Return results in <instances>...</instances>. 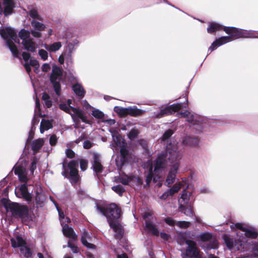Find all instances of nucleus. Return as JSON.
Here are the masks:
<instances>
[{
  "instance_id": "26",
  "label": "nucleus",
  "mask_w": 258,
  "mask_h": 258,
  "mask_svg": "<svg viewBox=\"0 0 258 258\" xmlns=\"http://www.w3.org/2000/svg\"><path fill=\"white\" fill-rule=\"evenodd\" d=\"M144 112V110L138 109L136 106L127 107V115L137 117L142 115Z\"/></svg>"
},
{
  "instance_id": "41",
  "label": "nucleus",
  "mask_w": 258,
  "mask_h": 258,
  "mask_svg": "<svg viewBox=\"0 0 258 258\" xmlns=\"http://www.w3.org/2000/svg\"><path fill=\"white\" fill-rule=\"evenodd\" d=\"M132 178L131 177L127 176L119 177L116 180V182H121L123 184L126 185L132 180Z\"/></svg>"
},
{
  "instance_id": "57",
  "label": "nucleus",
  "mask_w": 258,
  "mask_h": 258,
  "mask_svg": "<svg viewBox=\"0 0 258 258\" xmlns=\"http://www.w3.org/2000/svg\"><path fill=\"white\" fill-rule=\"evenodd\" d=\"M22 56L23 59L25 61V62H28V61L31 59L30 54L26 52H23L22 53Z\"/></svg>"
},
{
  "instance_id": "23",
  "label": "nucleus",
  "mask_w": 258,
  "mask_h": 258,
  "mask_svg": "<svg viewBox=\"0 0 258 258\" xmlns=\"http://www.w3.org/2000/svg\"><path fill=\"white\" fill-rule=\"evenodd\" d=\"M12 247L16 248L19 247L20 249L26 244V242L22 237L18 236L11 239Z\"/></svg>"
},
{
  "instance_id": "51",
  "label": "nucleus",
  "mask_w": 258,
  "mask_h": 258,
  "mask_svg": "<svg viewBox=\"0 0 258 258\" xmlns=\"http://www.w3.org/2000/svg\"><path fill=\"white\" fill-rule=\"evenodd\" d=\"M57 141V138L55 135L50 136L49 139V144L51 146L55 145Z\"/></svg>"
},
{
  "instance_id": "15",
  "label": "nucleus",
  "mask_w": 258,
  "mask_h": 258,
  "mask_svg": "<svg viewBox=\"0 0 258 258\" xmlns=\"http://www.w3.org/2000/svg\"><path fill=\"white\" fill-rule=\"evenodd\" d=\"M178 167L179 164L177 162L175 163L171 167L165 181V184L167 186H169L170 184H172L175 181L176 174Z\"/></svg>"
},
{
  "instance_id": "60",
  "label": "nucleus",
  "mask_w": 258,
  "mask_h": 258,
  "mask_svg": "<svg viewBox=\"0 0 258 258\" xmlns=\"http://www.w3.org/2000/svg\"><path fill=\"white\" fill-rule=\"evenodd\" d=\"M36 163H37V160L36 159H33L32 163H31V166L30 167V171L32 173L33 172L34 170L36 168Z\"/></svg>"
},
{
  "instance_id": "1",
  "label": "nucleus",
  "mask_w": 258,
  "mask_h": 258,
  "mask_svg": "<svg viewBox=\"0 0 258 258\" xmlns=\"http://www.w3.org/2000/svg\"><path fill=\"white\" fill-rule=\"evenodd\" d=\"M97 209L107 218L110 227L116 233L115 237L116 239H120L123 233V230L120 225L117 221L114 220L119 218L120 209L114 203L110 204L104 208L97 207Z\"/></svg>"
},
{
  "instance_id": "2",
  "label": "nucleus",
  "mask_w": 258,
  "mask_h": 258,
  "mask_svg": "<svg viewBox=\"0 0 258 258\" xmlns=\"http://www.w3.org/2000/svg\"><path fill=\"white\" fill-rule=\"evenodd\" d=\"M223 238L226 246L231 251L241 250L244 251L250 249L246 238L243 236H239V237L236 240H234L227 235H224Z\"/></svg>"
},
{
  "instance_id": "39",
  "label": "nucleus",
  "mask_w": 258,
  "mask_h": 258,
  "mask_svg": "<svg viewBox=\"0 0 258 258\" xmlns=\"http://www.w3.org/2000/svg\"><path fill=\"white\" fill-rule=\"evenodd\" d=\"M181 187V183L179 182L175 183L173 186L168 191L170 195V196L174 195L177 193Z\"/></svg>"
},
{
  "instance_id": "19",
  "label": "nucleus",
  "mask_w": 258,
  "mask_h": 258,
  "mask_svg": "<svg viewBox=\"0 0 258 258\" xmlns=\"http://www.w3.org/2000/svg\"><path fill=\"white\" fill-rule=\"evenodd\" d=\"M62 232L63 235L72 240H76L77 239V235L74 232L73 229L69 227L67 224H64L62 227Z\"/></svg>"
},
{
  "instance_id": "49",
  "label": "nucleus",
  "mask_w": 258,
  "mask_h": 258,
  "mask_svg": "<svg viewBox=\"0 0 258 258\" xmlns=\"http://www.w3.org/2000/svg\"><path fill=\"white\" fill-rule=\"evenodd\" d=\"M31 17L34 19H41L40 16L38 15L37 11L34 9L31 10L29 12Z\"/></svg>"
},
{
  "instance_id": "32",
  "label": "nucleus",
  "mask_w": 258,
  "mask_h": 258,
  "mask_svg": "<svg viewBox=\"0 0 258 258\" xmlns=\"http://www.w3.org/2000/svg\"><path fill=\"white\" fill-rule=\"evenodd\" d=\"M38 64H39V62L37 60H36L35 59L31 58L29 60V62H26L24 64V66L28 74H29L31 71V69L30 66L34 67L35 66H36L37 67H38Z\"/></svg>"
},
{
  "instance_id": "46",
  "label": "nucleus",
  "mask_w": 258,
  "mask_h": 258,
  "mask_svg": "<svg viewBox=\"0 0 258 258\" xmlns=\"http://www.w3.org/2000/svg\"><path fill=\"white\" fill-rule=\"evenodd\" d=\"M80 168L82 171H85L88 167V162L87 160L81 159L80 161Z\"/></svg>"
},
{
  "instance_id": "18",
  "label": "nucleus",
  "mask_w": 258,
  "mask_h": 258,
  "mask_svg": "<svg viewBox=\"0 0 258 258\" xmlns=\"http://www.w3.org/2000/svg\"><path fill=\"white\" fill-rule=\"evenodd\" d=\"M232 40V39L231 38V37L229 36H223L217 39H216L214 42H213L211 46L209 47V49L211 51L215 49L217 46H221L224 44H225L228 42H230Z\"/></svg>"
},
{
  "instance_id": "56",
  "label": "nucleus",
  "mask_w": 258,
  "mask_h": 258,
  "mask_svg": "<svg viewBox=\"0 0 258 258\" xmlns=\"http://www.w3.org/2000/svg\"><path fill=\"white\" fill-rule=\"evenodd\" d=\"M66 154L68 158H73L75 157V153L70 149L66 150Z\"/></svg>"
},
{
  "instance_id": "34",
  "label": "nucleus",
  "mask_w": 258,
  "mask_h": 258,
  "mask_svg": "<svg viewBox=\"0 0 258 258\" xmlns=\"http://www.w3.org/2000/svg\"><path fill=\"white\" fill-rule=\"evenodd\" d=\"M30 34L31 32L25 29H22L19 33V36L22 40V42H24L31 39L30 38Z\"/></svg>"
},
{
  "instance_id": "36",
  "label": "nucleus",
  "mask_w": 258,
  "mask_h": 258,
  "mask_svg": "<svg viewBox=\"0 0 258 258\" xmlns=\"http://www.w3.org/2000/svg\"><path fill=\"white\" fill-rule=\"evenodd\" d=\"M180 208L181 211L187 216L192 217L194 216V213L191 206H188L185 207L183 206H181Z\"/></svg>"
},
{
  "instance_id": "64",
  "label": "nucleus",
  "mask_w": 258,
  "mask_h": 258,
  "mask_svg": "<svg viewBox=\"0 0 258 258\" xmlns=\"http://www.w3.org/2000/svg\"><path fill=\"white\" fill-rule=\"evenodd\" d=\"M92 144L90 141H86L84 142L83 147L85 149H89L91 147Z\"/></svg>"
},
{
  "instance_id": "44",
  "label": "nucleus",
  "mask_w": 258,
  "mask_h": 258,
  "mask_svg": "<svg viewBox=\"0 0 258 258\" xmlns=\"http://www.w3.org/2000/svg\"><path fill=\"white\" fill-rule=\"evenodd\" d=\"M139 132L137 130L133 129L130 131L128 136L131 140L135 139L138 135Z\"/></svg>"
},
{
  "instance_id": "3",
  "label": "nucleus",
  "mask_w": 258,
  "mask_h": 258,
  "mask_svg": "<svg viewBox=\"0 0 258 258\" xmlns=\"http://www.w3.org/2000/svg\"><path fill=\"white\" fill-rule=\"evenodd\" d=\"M0 34L2 38L5 40L7 45L11 52L15 56L18 54V50L14 44L13 41L19 43V39L17 38V34L14 30L11 27H6L0 29Z\"/></svg>"
},
{
  "instance_id": "53",
  "label": "nucleus",
  "mask_w": 258,
  "mask_h": 258,
  "mask_svg": "<svg viewBox=\"0 0 258 258\" xmlns=\"http://www.w3.org/2000/svg\"><path fill=\"white\" fill-rule=\"evenodd\" d=\"M173 134V131L171 130H168L165 132L163 137L162 140H165L170 137Z\"/></svg>"
},
{
  "instance_id": "58",
  "label": "nucleus",
  "mask_w": 258,
  "mask_h": 258,
  "mask_svg": "<svg viewBox=\"0 0 258 258\" xmlns=\"http://www.w3.org/2000/svg\"><path fill=\"white\" fill-rule=\"evenodd\" d=\"M35 107H36L35 112L37 114H40V104L39 101L37 98H36V101H35Z\"/></svg>"
},
{
  "instance_id": "45",
  "label": "nucleus",
  "mask_w": 258,
  "mask_h": 258,
  "mask_svg": "<svg viewBox=\"0 0 258 258\" xmlns=\"http://www.w3.org/2000/svg\"><path fill=\"white\" fill-rule=\"evenodd\" d=\"M92 114L93 116L97 118H102L104 116L103 113L98 109L93 110Z\"/></svg>"
},
{
  "instance_id": "48",
  "label": "nucleus",
  "mask_w": 258,
  "mask_h": 258,
  "mask_svg": "<svg viewBox=\"0 0 258 258\" xmlns=\"http://www.w3.org/2000/svg\"><path fill=\"white\" fill-rule=\"evenodd\" d=\"M38 54L43 60H45L47 59L48 53L46 50L44 49H40L39 50Z\"/></svg>"
},
{
  "instance_id": "24",
  "label": "nucleus",
  "mask_w": 258,
  "mask_h": 258,
  "mask_svg": "<svg viewBox=\"0 0 258 258\" xmlns=\"http://www.w3.org/2000/svg\"><path fill=\"white\" fill-rule=\"evenodd\" d=\"M12 247L16 248L19 247L20 249L26 244V242L22 237L18 236L11 239Z\"/></svg>"
},
{
  "instance_id": "55",
  "label": "nucleus",
  "mask_w": 258,
  "mask_h": 258,
  "mask_svg": "<svg viewBox=\"0 0 258 258\" xmlns=\"http://www.w3.org/2000/svg\"><path fill=\"white\" fill-rule=\"evenodd\" d=\"M38 258H51L50 255L46 251H44V253L39 252L37 253Z\"/></svg>"
},
{
  "instance_id": "11",
  "label": "nucleus",
  "mask_w": 258,
  "mask_h": 258,
  "mask_svg": "<svg viewBox=\"0 0 258 258\" xmlns=\"http://www.w3.org/2000/svg\"><path fill=\"white\" fill-rule=\"evenodd\" d=\"M198 238L203 242H209L210 248H216L218 247V242L217 240L210 233H202L199 235Z\"/></svg>"
},
{
  "instance_id": "63",
  "label": "nucleus",
  "mask_w": 258,
  "mask_h": 258,
  "mask_svg": "<svg viewBox=\"0 0 258 258\" xmlns=\"http://www.w3.org/2000/svg\"><path fill=\"white\" fill-rule=\"evenodd\" d=\"M61 225L63 227V225L66 224V223H70L71 219L68 217H65L64 219L61 220L60 221Z\"/></svg>"
},
{
  "instance_id": "42",
  "label": "nucleus",
  "mask_w": 258,
  "mask_h": 258,
  "mask_svg": "<svg viewBox=\"0 0 258 258\" xmlns=\"http://www.w3.org/2000/svg\"><path fill=\"white\" fill-rule=\"evenodd\" d=\"M112 189L113 191H114L120 196H121L124 191L123 187L120 185L113 186L112 187Z\"/></svg>"
},
{
  "instance_id": "30",
  "label": "nucleus",
  "mask_w": 258,
  "mask_h": 258,
  "mask_svg": "<svg viewBox=\"0 0 258 258\" xmlns=\"http://www.w3.org/2000/svg\"><path fill=\"white\" fill-rule=\"evenodd\" d=\"M52 127V124L50 121L46 119H42L40 123V130L41 134L45 131L48 130Z\"/></svg>"
},
{
  "instance_id": "47",
  "label": "nucleus",
  "mask_w": 258,
  "mask_h": 258,
  "mask_svg": "<svg viewBox=\"0 0 258 258\" xmlns=\"http://www.w3.org/2000/svg\"><path fill=\"white\" fill-rule=\"evenodd\" d=\"M190 222L186 221H178L176 225L180 228H187L190 226Z\"/></svg>"
},
{
  "instance_id": "33",
  "label": "nucleus",
  "mask_w": 258,
  "mask_h": 258,
  "mask_svg": "<svg viewBox=\"0 0 258 258\" xmlns=\"http://www.w3.org/2000/svg\"><path fill=\"white\" fill-rule=\"evenodd\" d=\"M89 237V235L87 232H84L81 237L82 244L89 248H94L95 246L87 242V239Z\"/></svg>"
},
{
  "instance_id": "5",
  "label": "nucleus",
  "mask_w": 258,
  "mask_h": 258,
  "mask_svg": "<svg viewBox=\"0 0 258 258\" xmlns=\"http://www.w3.org/2000/svg\"><path fill=\"white\" fill-rule=\"evenodd\" d=\"M78 162L76 160L70 161L67 166L63 164L64 171L62 174L64 176L70 179L72 184H76L80 178L78 173Z\"/></svg>"
},
{
  "instance_id": "4",
  "label": "nucleus",
  "mask_w": 258,
  "mask_h": 258,
  "mask_svg": "<svg viewBox=\"0 0 258 258\" xmlns=\"http://www.w3.org/2000/svg\"><path fill=\"white\" fill-rule=\"evenodd\" d=\"M59 106L60 109L71 115L74 122L75 127L78 128L79 127V119H81L84 122L89 123V121L85 115L84 112L79 108L69 107L66 103H61Z\"/></svg>"
},
{
  "instance_id": "22",
  "label": "nucleus",
  "mask_w": 258,
  "mask_h": 258,
  "mask_svg": "<svg viewBox=\"0 0 258 258\" xmlns=\"http://www.w3.org/2000/svg\"><path fill=\"white\" fill-rule=\"evenodd\" d=\"M22 44L24 48L27 51L34 52H35L37 45L35 42L33 41V39H29L27 41L22 42Z\"/></svg>"
},
{
  "instance_id": "13",
  "label": "nucleus",
  "mask_w": 258,
  "mask_h": 258,
  "mask_svg": "<svg viewBox=\"0 0 258 258\" xmlns=\"http://www.w3.org/2000/svg\"><path fill=\"white\" fill-rule=\"evenodd\" d=\"M14 0H4L3 5L0 3V13L3 12L5 16L12 14L14 8Z\"/></svg>"
},
{
  "instance_id": "25",
  "label": "nucleus",
  "mask_w": 258,
  "mask_h": 258,
  "mask_svg": "<svg viewBox=\"0 0 258 258\" xmlns=\"http://www.w3.org/2000/svg\"><path fill=\"white\" fill-rule=\"evenodd\" d=\"M145 229L154 235L158 236L159 235V231L156 226L150 222L146 221Z\"/></svg>"
},
{
  "instance_id": "52",
  "label": "nucleus",
  "mask_w": 258,
  "mask_h": 258,
  "mask_svg": "<svg viewBox=\"0 0 258 258\" xmlns=\"http://www.w3.org/2000/svg\"><path fill=\"white\" fill-rule=\"evenodd\" d=\"M188 196L189 195L188 194V192L184 190L183 191L182 194L181 196L180 199H182L183 201H184V203L186 204L188 202Z\"/></svg>"
},
{
  "instance_id": "37",
  "label": "nucleus",
  "mask_w": 258,
  "mask_h": 258,
  "mask_svg": "<svg viewBox=\"0 0 258 258\" xmlns=\"http://www.w3.org/2000/svg\"><path fill=\"white\" fill-rule=\"evenodd\" d=\"M45 200L44 194L41 192V190H37L35 196L36 202L37 204L43 203Z\"/></svg>"
},
{
  "instance_id": "6",
  "label": "nucleus",
  "mask_w": 258,
  "mask_h": 258,
  "mask_svg": "<svg viewBox=\"0 0 258 258\" xmlns=\"http://www.w3.org/2000/svg\"><path fill=\"white\" fill-rule=\"evenodd\" d=\"M4 206L7 211L10 212L13 216L22 217L26 215L28 212V208L26 206L8 201L4 203Z\"/></svg>"
},
{
  "instance_id": "8",
  "label": "nucleus",
  "mask_w": 258,
  "mask_h": 258,
  "mask_svg": "<svg viewBox=\"0 0 258 258\" xmlns=\"http://www.w3.org/2000/svg\"><path fill=\"white\" fill-rule=\"evenodd\" d=\"M185 243L188 245L184 253L182 254L183 258H201L199 249L196 246L195 242L187 240Z\"/></svg>"
},
{
  "instance_id": "38",
  "label": "nucleus",
  "mask_w": 258,
  "mask_h": 258,
  "mask_svg": "<svg viewBox=\"0 0 258 258\" xmlns=\"http://www.w3.org/2000/svg\"><path fill=\"white\" fill-rule=\"evenodd\" d=\"M114 110L119 116H125L127 115V108L115 106L114 108Z\"/></svg>"
},
{
  "instance_id": "17",
  "label": "nucleus",
  "mask_w": 258,
  "mask_h": 258,
  "mask_svg": "<svg viewBox=\"0 0 258 258\" xmlns=\"http://www.w3.org/2000/svg\"><path fill=\"white\" fill-rule=\"evenodd\" d=\"M165 157L164 155H161L158 157L154 164V171L155 173H158L162 171L166 167Z\"/></svg>"
},
{
  "instance_id": "62",
  "label": "nucleus",
  "mask_w": 258,
  "mask_h": 258,
  "mask_svg": "<svg viewBox=\"0 0 258 258\" xmlns=\"http://www.w3.org/2000/svg\"><path fill=\"white\" fill-rule=\"evenodd\" d=\"M140 144L143 147V149L145 150L147 149V142L145 140H141L139 141Z\"/></svg>"
},
{
  "instance_id": "9",
  "label": "nucleus",
  "mask_w": 258,
  "mask_h": 258,
  "mask_svg": "<svg viewBox=\"0 0 258 258\" xmlns=\"http://www.w3.org/2000/svg\"><path fill=\"white\" fill-rule=\"evenodd\" d=\"M62 75V70L56 66H53L50 76V81L53 84L54 91L57 95H59L60 94V84L57 80H59Z\"/></svg>"
},
{
  "instance_id": "16",
  "label": "nucleus",
  "mask_w": 258,
  "mask_h": 258,
  "mask_svg": "<svg viewBox=\"0 0 258 258\" xmlns=\"http://www.w3.org/2000/svg\"><path fill=\"white\" fill-rule=\"evenodd\" d=\"M18 191H16L15 193L17 197H22L25 201L30 202L32 197L31 194L28 191V189L25 184H22L18 189Z\"/></svg>"
},
{
  "instance_id": "21",
  "label": "nucleus",
  "mask_w": 258,
  "mask_h": 258,
  "mask_svg": "<svg viewBox=\"0 0 258 258\" xmlns=\"http://www.w3.org/2000/svg\"><path fill=\"white\" fill-rule=\"evenodd\" d=\"M167 151L168 154L167 155L168 156V159L171 162H173L180 158V156L176 146H173L172 149H170V147H168Z\"/></svg>"
},
{
  "instance_id": "35",
  "label": "nucleus",
  "mask_w": 258,
  "mask_h": 258,
  "mask_svg": "<svg viewBox=\"0 0 258 258\" xmlns=\"http://www.w3.org/2000/svg\"><path fill=\"white\" fill-rule=\"evenodd\" d=\"M222 26L220 24L212 22L209 24V26L207 28V31L209 33H212L217 30H220Z\"/></svg>"
},
{
  "instance_id": "31",
  "label": "nucleus",
  "mask_w": 258,
  "mask_h": 258,
  "mask_svg": "<svg viewBox=\"0 0 258 258\" xmlns=\"http://www.w3.org/2000/svg\"><path fill=\"white\" fill-rule=\"evenodd\" d=\"M73 90L77 95L81 98L84 96L85 91L81 85L77 83L73 86Z\"/></svg>"
},
{
  "instance_id": "7",
  "label": "nucleus",
  "mask_w": 258,
  "mask_h": 258,
  "mask_svg": "<svg viewBox=\"0 0 258 258\" xmlns=\"http://www.w3.org/2000/svg\"><path fill=\"white\" fill-rule=\"evenodd\" d=\"M224 31L227 34H230L231 38L232 40L240 37L243 38H254L252 32H247L246 31H242L241 30H238L235 27H224L223 28Z\"/></svg>"
},
{
  "instance_id": "50",
  "label": "nucleus",
  "mask_w": 258,
  "mask_h": 258,
  "mask_svg": "<svg viewBox=\"0 0 258 258\" xmlns=\"http://www.w3.org/2000/svg\"><path fill=\"white\" fill-rule=\"evenodd\" d=\"M68 247H70L74 253H78L79 249L78 247L75 244L72 243L70 241L68 243Z\"/></svg>"
},
{
  "instance_id": "61",
  "label": "nucleus",
  "mask_w": 258,
  "mask_h": 258,
  "mask_svg": "<svg viewBox=\"0 0 258 258\" xmlns=\"http://www.w3.org/2000/svg\"><path fill=\"white\" fill-rule=\"evenodd\" d=\"M41 69L42 71L44 72H47L50 70V67L49 64L44 63L42 65Z\"/></svg>"
},
{
  "instance_id": "20",
  "label": "nucleus",
  "mask_w": 258,
  "mask_h": 258,
  "mask_svg": "<svg viewBox=\"0 0 258 258\" xmlns=\"http://www.w3.org/2000/svg\"><path fill=\"white\" fill-rule=\"evenodd\" d=\"M14 172L18 176L21 181L26 182L28 180L26 169L24 167L21 166L16 167L14 169Z\"/></svg>"
},
{
  "instance_id": "12",
  "label": "nucleus",
  "mask_w": 258,
  "mask_h": 258,
  "mask_svg": "<svg viewBox=\"0 0 258 258\" xmlns=\"http://www.w3.org/2000/svg\"><path fill=\"white\" fill-rule=\"evenodd\" d=\"M181 108V104L179 103L173 104L161 110L160 113L157 114L156 116L161 118L164 116L171 114Z\"/></svg>"
},
{
  "instance_id": "59",
  "label": "nucleus",
  "mask_w": 258,
  "mask_h": 258,
  "mask_svg": "<svg viewBox=\"0 0 258 258\" xmlns=\"http://www.w3.org/2000/svg\"><path fill=\"white\" fill-rule=\"evenodd\" d=\"M164 221L167 224L170 226H173L174 224H176L175 221L171 218H167L165 219Z\"/></svg>"
},
{
  "instance_id": "28",
  "label": "nucleus",
  "mask_w": 258,
  "mask_h": 258,
  "mask_svg": "<svg viewBox=\"0 0 258 258\" xmlns=\"http://www.w3.org/2000/svg\"><path fill=\"white\" fill-rule=\"evenodd\" d=\"M43 139H38L34 141L32 144V149L34 153H37L38 150L42 147L44 143Z\"/></svg>"
},
{
  "instance_id": "29",
  "label": "nucleus",
  "mask_w": 258,
  "mask_h": 258,
  "mask_svg": "<svg viewBox=\"0 0 258 258\" xmlns=\"http://www.w3.org/2000/svg\"><path fill=\"white\" fill-rule=\"evenodd\" d=\"M61 47L60 42H54L52 44H45L44 48L49 52H55L58 50Z\"/></svg>"
},
{
  "instance_id": "27",
  "label": "nucleus",
  "mask_w": 258,
  "mask_h": 258,
  "mask_svg": "<svg viewBox=\"0 0 258 258\" xmlns=\"http://www.w3.org/2000/svg\"><path fill=\"white\" fill-rule=\"evenodd\" d=\"M93 166L94 170L96 172H101L102 170L103 167L101 164L100 160L98 155L95 154L93 156Z\"/></svg>"
},
{
  "instance_id": "43",
  "label": "nucleus",
  "mask_w": 258,
  "mask_h": 258,
  "mask_svg": "<svg viewBox=\"0 0 258 258\" xmlns=\"http://www.w3.org/2000/svg\"><path fill=\"white\" fill-rule=\"evenodd\" d=\"M180 114L182 117H187V120L188 121H190L193 119V115L187 110H186L183 112H180Z\"/></svg>"
},
{
  "instance_id": "54",
  "label": "nucleus",
  "mask_w": 258,
  "mask_h": 258,
  "mask_svg": "<svg viewBox=\"0 0 258 258\" xmlns=\"http://www.w3.org/2000/svg\"><path fill=\"white\" fill-rule=\"evenodd\" d=\"M152 169H153L152 166H151L150 168L149 173L148 174V175L147 176L146 181H147V184H149L150 183V182L151 181L152 177L153 176Z\"/></svg>"
},
{
  "instance_id": "10",
  "label": "nucleus",
  "mask_w": 258,
  "mask_h": 258,
  "mask_svg": "<svg viewBox=\"0 0 258 258\" xmlns=\"http://www.w3.org/2000/svg\"><path fill=\"white\" fill-rule=\"evenodd\" d=\"M231 229L235 227L244 232V235L247 238H255L257 236V231L253 228L250 227L245 223H237L230 226Z\"/></svg>"
},
{
  "instance_id": "40",
  "label": "nucleus",
  "mask_w": 258,
  "mask_h": 258,
  "mask_svg": "<svg viewBox=\"0 0 258 258\" xmlns=\"http://www.w3.org/2000/svg\"><path fill=\"white\" fill-rule=\"evenodd\" d=\"M20 253L21 255H24V256L26 257H29L31 255V251L30 249L27 246V245H25L23 247L20 249Z\"/></svg>"
},
{
  "instance_id": "14",
  "label": "nucleus",
  "mask_w": 258,
  "mask_h": 258,
  "mask_svg": "<svg viewBox=\"0 0 258 258\" xmlns=\"http://www.w3.org/2000/svg\"><path fill=\"white\" fill-rule=\"evenodd\" d=\"M31 25L34 30L31 31V34L35 38H40L42 36L41 31H44L45 29V26L36 20H32L31 22Z\"/></svg>"
}]
</instances>
